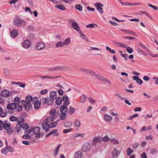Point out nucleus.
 <instances>
[{
    "label": "nucleus",
    "instance_id": "52",
    "mask_svg": "<svg viewBox=\"0 0 158 158\" xmlns=\"http://www.w3.org/2000/svg\"><path fill=\"white\" fill-rule=\"evenodd\" d=\"M25 129V133H27V134H30L32 131V129H30L29 127H27Z\"/></svg>",
    "mask_w": 158,
    "mask_h": 158
},
{
    "label": "nucleus",
    "instance_id": "32",
    "mask_svg": "<svg viewBox=\"0 0 158 158\" xmlns=\"http://www.w3.org/2000/svg\"><path fill=\"white\" fill-rule=\"evenodd\" d=\"M81 123L80 121L78 119H76L75 121L74 125L75 126L79 127H80Z\"/></svg>",
    "mask_w": 158,
    "mask_h": 158
},
{
    "label": "nucleus",
    "instance_id": "22",
    "mask_svg": "<svg viewBox=\"0 0 158 158\" xmlns=\"http://www.w3.org/2000/svg\"><path fill=\"white\" fill-rule=\"evenodd\" d=\"M32 131L33 133L35 134V135H37V134L39 133L40 131V127H35L32 129Z\"/></svg>",
    "mask_w": 158,
    "mask_h": 158
},
{
    "label": "nucleus",
    "instance_id": "4",
    "mask_svg": "<svg viewBox=\"0 0 158 158\" xmlns=\"http://www.w3.org/2000/svg\"><path fill=\"white\" fill-rule=\"evenodd\" d=\"M45 46V44L43 42H40L36 44L35 48L37 50H41L44 48Z\"/></svg>",
    "mask_w": 158,
    "mask_h": 158
},
{
    "label": "nucleus",
    "instance_id": "38",
    "mask_svg": "<svg viewBox=\"0 0 158 158\" xmlns=\"http://www.w3.org/2000/svg\"><path fill=\"white\" fill-rule=\"evenodd\" d=\"M60 118L61 120H65L66 118V113H61L60 114Z\"/></svg>",
    "mask_w": 158,
    "mask_h": 158
},
{
    "label": "nucleus",
    "instance_id": "42",
    "mask_svg": "<svg viewBox=\"0 0 158 158\" xmlns=\"http://www.w3.org/2000/svg\"><path fill=\"white\" fill-rule=\"evenodd\" d=\"M52 135L53 134V136H57L59 134L57 132V130L54 129L51 131Z\"/></svg>",
    "mask_w": 158,
    "mask_h": 158
},
{
    "label": "nucleus",
    "instance_id": "55",
    "mask_svg": "<svg viewBox=\"0 0 158 158\" xmlns=\"http://www.w3.org/2000/svg\"><path fill=\"white\" fill-rule=\"evenodd\" d=\"M10 120L11 121H17V118L15 116H11L10 118Z\"/></svg>",
    "mask_w": 158,
    "mask_h": 158
},
{
    "label": "nucleus",
    "instance_id": "30",
    "mask_svg": "<svg viewBox=\"0 0 158 158\" xmlns=\"http://www.w3.org/2000/svg\"><path fill=\"white\" fill-rule=\"evenodd\" d=\"M82 156V153L81 151H78L76 152L74 155L75 158H81Z\"/></svg>",
    "mask_w": 158,
    "mask_h": 158
},
{
    "label": "nucleus",
    "instance_id": "50",
    "mask_svg": "<svg viewBox=\"0 0 158 158\" xmlns=\"http://www.w3.org/2000/svg\"><path fill=\"white\" fill-rule=\"evenodd\" d=\"M109 139L110 138H109V137L107 136L106 135L102 138V141L103 140L105 142H107L108 141Z\"/></svg>",
    "mask_w": 158,
    "mask_h": 158
},
{
    "label": "nucleus",
    "instance_id": "51",
    "mask_svg": "<svg viewBox=\"0 0 158 158\" xmlns=\"http://www.w3.org/2000/svg\"><path fill=\"white\" fill-rule=\"evenodd\" d=\"M82 100H81V101L80 102V103H84L85 102V101H86V96L84 94H82Z\"/></svg>",
    "mask_w": 158,
    "mask_h": 158
},
{
    "label": "nucleus",
    "instance_id": "21",
    "mask_svg": "<svg viewBox=\"0 0 158 158\" xmlns=\"http://www.w3.org/2000/svg\"><path fill=\"white\" fill-rule=\"evenodd\" d=\"M54 100L50 97L46 98V104L48 105H51L53 103Z\"/></svg>",
    "mask_w": 158,
    "mask_h": 158
},
{
    "label": "nucleus",
    "instance_id": "25",
    "mask_svg": "<svg viewBox=\"0 0 158 158\" xmlns=\"http://www.w3.org/2000/svg\"><path fill=\"white\" fill-rule=\"evenodd\" d=\"M56 99L55 101L56 104L58 105H60L62 101V98L61 97H59Z\"/></svg>",
    "mask_w": 158,
    "mask_h": 158
},
{
    "label": "nucleus",
    "instance_id": "14",
    "mask_svg": "<svg viewBox=\"0 0 158 158\" xmlns=\"http://www.w3.org/2000/svg\"><path fill=\"white\" fill-rule=\"evenodd\" d=\"M24 105L25 109L26 111H28L30 109H31L32 108V106L31 105V103L26 102L25 103H23Z\"/></svg>",
    "mask_w": 158,
    "mask_h": 158
},
{
    "label": "nucleus",
    "instance_id": "18",
    "mask_svg": "<svg viewBox=\"0 0 158 158\" xmlns=\"http://www.w3.org/2000/svg\"><path fill=\"white\" fill-rule=\"evenodd\" d=\"M105 120L107 122H110L112 119V118L110 116L106 114L104 117Z\"/></svg>",
    "mask_w": 158,
    "mask_h": 158
},
{
    "label": "nucleus",
    "instance_id": "13",
    "mask_svg": "<svg viewBox=\"0 0 158 158\" xmlns=\"http://www.w3.org/2000/svg\"><path fill=\"white\" fill-rule=\"evenodd\" d=\"M100 81H102L104 82H107L110 84H111L110 81L108 80L107 78L105 77H103L102 76H101L100 75H99V77H98V79Z\"/></svg>",
    "mask_w": 158,
    "mask_h": 158
},
{
    "label": "nucleus",
    "instance_id": "16",
    "mask_svg": "<svg viewBox=\"0 0 158 158\" xmlns=\"http://www.w3.org/2000/svg\"><path fill=\"white\" fill-rule=\"evenodd\" d=\"M57 94L56 92L52 91L50 92V98L54 100L56 98Z\"/></svg>",
    "mask_w": 158,
    "mask_h": 158
},
{
    "label": "nucleus",
    "instance_id": "23",
    "mask_svg": "<svg viewBox=\"0 0 158 158\" xmlns=\"http://www.w3.org/2000/svg\"><path fill=\"white\" fill-rule=\"evenodd\" d=\"M72 26L74 29L77 31H79L80 30V27L79 26L77 23L76 22L72 23Z\"/></svg>",
    "mask_w": 158,
    "mask_h": 158
},
{
    "label": "nucleus",
    "instance_id": "12",
    "mask_svg": "<svg viewBox=\"0 0 158 158\" xmlns=\"http://www.w3.org/2000/svg\"><path fill=\"white\" fill-rule=\"evenodd\" d=\"M121 4L123 6H131V5H141V3L140 2H136L133 3H131L129 2H121Z\"/></svg>",
    "mask_w": 158,
    "mask_h": 158
},
{
    "label": "nucleus",
    "instance_id": "56",
    "mask_svg": "<svg viewBox=\"0 0 158 158\" xmlns=\"http://www.w3.org/2000/svg\"><path fill=\"white\" fill-rule=\"evenodd\" d=\"M95 25V24L94 23H91L87 25L86 26V27L87 28H92L94 27Z\"/></svg>",
    "mask_w": 158,
    "mask_h": 158
},
{
    "label": "nucleus",
    "instance_id": "36",
    "mask_svg": "<svg viewBox=\"0 0 158 158\" xmlns=\"http://www.w3.org/2000/svg\"><path fill=\"white\" fill-rule=\"evenodd\" d=\"M137 51L139 53L142 54L145 56L147 55V54L144 52V51L139 48H137Z\"/></svg>",
    "mask_w": 158,
    "mask_h": 158
},
{
    "label": "nucleus",
    "instance_id": "49",
    "mask_svg": "<svg viewBox=\"0 0 158 158\" xmlns=\"http://www.w3.org/2000/svg\"><path fill=\"white\" fill-rule=\"evenodd\" d=\"M46 98H42V99H40V104L41 103L43 105H44L45 104H46Z\"/></svg>",
    "mask_w": 158,
    "mask_h": 158
},
{
    "label": "nucleus",
    "instance_id": "60",
    "mask_svg": "<svg viewBox=\"0 0 158 158\" xmlns=\"http://www.w3.org/2000/svg\"><path fill=\"white\" fill-rule=\"evenodd\" d=\"M143 80L145 81H149L150 78L147 76H145L143 77Z\"/></svg>",
    "mask_w": 158,
    "mask_h": 158
},
{
    "label": "nucleus",
    "instance_id": "59",
    "mask_svg": "<svg viewBox=\"0 0 158 158\" xmlns=\"http://www.w3.org/2000/svg\"><path fill=\"white\" fill-rule=\"evenodd\" d=\"M61 145L60 144H58L57 148L56 149L55 151H56V153L55 154V156H56L57 155V152H58V150L60 148Z\"/></svg>",
    "mask_w": 158,
    "mask_h": 158
},
{
    "label": "nucleus",
    "instance_id": "41",
    "mask_svg": "<svg viewBox=\"0 0 158 158\" xmlns=\"http://www.w3.org/2000/svg\"><path fill=\"white\" fill-rule=\"evenodd\" d=\"M26 29L29 31H33L34 30V27L31 25L28 26Z\"/></svg>",
    "mask_w": 158,
    "mask_h": 158
},
{
    "label": "nucleus",
    "instance_id": "7",
    "mask_svg": "<svg viewBox=\"0 0 158 158\" xmlns=\"http://www.w3.org/2000/svg\"><path fill=\"white\" fill-rule=\"evenodd\" d=\"M90 144L86 143L84 144L81 148V151L84 152H86L88 151L90 148Z\"/></svg>",
    "mask_w": 158,
    "mask_h": 158
},
{
    "label": "nucleus",
    "instance_id": "62",
    "mask_svg": "<svg viewBox=\"0 0 158 158\" xmlns=\"http://www.w3.org/2000/svg\"><path fill=\"white\" fill-rule=\"evenodd\" d=\"M139 145V143H135L133 144L132 146V147L133 148H136Z\"/></svg>",
    "mask_w": 158,
    "mask_h": 158
},
{
    "label": "nucleus",
    "instance_id": "19",
    "mask_svg": "<svg viewBox=\"0 0 158 158\" xmlns=\"http://www.w3.org/2000/svg\"><path fill=\"white\" fill-rule=\"evenodd\" d=\"M18 35V31L16 30H12L10 31V35L12 37L15 38Z\"/></svg>",
    "mask_w": 158,
    "mask_h": 158
},
{
    "label": "nucleus",
    "instance_id": "3",
    "mask_svg": "<svg viewBox=\"0 0 158 158\" xmlns=\"http://www.w3.org/2000/svg\"><path fill=\"white\" fill-rule=\"evenodd\" d=\"M12 93V92H10L7 89H4L1 91L0 95L3 97L8 98L10 97Z\"/></svg>",
    "mask_w": 158,
    "mask_h": 158
},
{
    "label": "nucleus",
    "instance_id": "63",
    "mask_svg": "<svg viewBox=\"0 0 158 158\" xmlns=\"http://www.w3.org/2000/svg\"><path fill=\"white\" fill-rule=\"evenodd\" d=\"M56 112V110L54 109H52L50 112V114L51 115H53Z\"/></svg>",
    "mask_w": 158,
    "mask_h": 158
},
{
    "label": "nucleus",
    "instance_id": "64",
    "mask_svg": "<svg viewBox=\"0 0 158 158\" xmlns=\"http://www.w3.org/2000/svg\"><path fill=\"white\" fill-rule=\"evenodd\" d=\"M115 95L118 96L119 99L121 100H123L124 99V98L122 97L120 94L118 93H116L115 94Z\"/></svg>",
    "mask_w": 158,
    "mask_h": 158
},
{
    "label": "nucleus",
    "instance_id": "45",
    "mask_svg": "<svg viewBox=\"0 0 158 158\" xmlns=\"http://www.w3.org/2000/svg\"><path fill=\"white\" fill-rule=\"evenodd\" d=\"M110 142L112 143L118 144L119 143V141L114 139H113L110 140Z\"/></svg>",
    "mask_w": 158,
    "mask_h": 158
},
{
    "label": "nucleus",
    "instance_id": "2",
    "mask_svg": "<svg viewBox=\"0 0 158 158\" xmlns=\"http://www.w3.org/2000/svg\"><path fill=\"white\" fill-rule=\"evenodd\" d=\"M14 24L16 26L21 28L25 27L27 24L26 22L23 20L20 19L18 16L15 17L14 20Z\"/></svg>",
    "mask_w": 158,
    "mask_h": 158
},
{
    "label": "nucleus",
    "instance_id": "5",
    "mask_svg": "<svg viewBox=\"0 0 158 158\" xmlns=\"http://www.w3.org/2000/svg\"><path fill=\"white\" fill-rule=\"evenodd\" d=\"M94 6L96 7L98 11L101 14L103 13V10L102 7L103 5L102 3L99 2H96L94 4Z\"/></svg>",
    "mask_w": 158,
    "mask_h": 158
},
{
    "label": "nucleus",
    "instance_id": "61",
    "mask_svg": "<svg viewBox=\"0 0 158 158\" xmlns=\"http://www.w3.org/2000/svg\"><path fill=\"white\" fill-rule=\"evenodd\" d=\"M18 85H19L20 87L24 88L25 86V84H23L21 82H18Z\"/></svg>",
    "mask_w": 158,
    "mask_h": 158
},
{
    "label": "nucleus",
    "instance_id": "24",
    "mask_svg": "<svg viewBox=\"0 0 158 158\" xmlns=\"http://www.w3.org/2000/svg\"><path fill=\"white\" fill-rule=\"evenodd\" d=\"M72 124V122L70 121H68L65 122L64 124V126L66 128H69L71 127Z\"/></svg>",
    "mask_w": 158,
    "mask_h": 158
},
{
    "label": "nucleus",
    "instance_id": "8",
    "mask_svg": "<svg viewBox=\"0 0 158 158\" xmlns=\"http://www.w3.org/2000/svg\"><path fill=\"white\" fill-rule=\"evenodd\" d=\"M31 45V41L29 40H26L23 42L22 46L25 48L28 49L30 47Z\"/></svg>",
    "mask_w": 158,
    "mask_h": 158
},
{
    "label": "nucleus",
    "instance_id": "58",
    "mask_svg": "<svg viewBox=\"0 0 158 158\" xmlns=\"http://www.w3.org/2000/svg\"><path fill=\"white\" fill-rule=\"evenodd\" d=\"M7 113L5 112H2L0 114V116L1 117H4L6 116Z\"/></svg>",
    "mask_w": 158,
    "mask_h": 158
},
{
    "label": "nucleus",
    "instance_id": "9",
    "mask_svg": "<svg viewBox=\"0 0 158 158\" xmlns=\"http://www.w3.org/2000/svg\"><path fill=\"white\" fill-rule=\"evenodd\" d=\"M4 129L6 131V133L10 134L13 132V129L10 127V124L6 126H3Z\"/></svg>",
    "mask_w": 158,
    "mask_h": 158
},
{
    "label": "nucleus",
    "instance_id": "53",
    "mask_svg": "<svg viewBox=\"0 0 158 158\" xmlns=\"http://www.w3.org/2000/svg\"><path fill=\"white\" fill-rule=\"evenodd\" d=\"M22 138L23 139H30V136L26 133L23 136Z\"/></svg>",
    "mask_w": 158,
    "mask_h": 158
},
{
    "label": "nucleus",
    "instance_id": "1",
    "mask_svg": "<svg viewBox=\"0 0 158 158\" xmlns=\"http://www.w3.org/2000/svg\"><path fill=\"white\" fill-rule=\"evenodd\" d=\"M23 107V106H18L17 107L16 103H12L8 104L6 108L9 110L8 111L9 113H12L14 112V109L18 112L21 111Z\"/></svg>",
    "mask_w": 158,
    "mask_h": 158
},
{
    "label": "nucleus",
    "instance_id": "28",
    "mask_svg": "<svg viewBox=\"0 0 158 158\" xmlns=\"http://www.w3.org/2000/svg\"><path fill=\"white\" fill-rule=\"evenodd\" d=\"M96 141L97 143H100L102 142L101 137H95L93 139V142Z\"/></svg>",
    "mask_w": 158,
    "mask_h": 158
},
{
    "label": "nucleus",
    "instance_id": "10",
    "mask_svg": "<svg viewBox=\"0 0 158 158\" xmlns=\"http://www.w3.org/2000/svg\"><path fill=\"white\" fill-rule=\"evenodd\" d=\"M120 154V151L116 148L114 149L112 152V157L113 158H117Z\"/></svg>",
    "mask_w": 158,
    "mask_h": 158
},
{
    "label": "nucleus",
    "instance_id": "27",
    "mask_svg": "<svg viewBox=\"0 0 158 158\" xmlns=\"http://www.w3.org/2000/svg\"><path fill=\"white\" fill-rule=\"evenodd\" d=\"M64 45L63 42L60 41L56 43L55 45V47L56 48L62 47Z\"/></svg>",
    "mask_w": 158,
    "mask_h": 158
},
{
    "label": "nucleus",
    "instance_id": "35",
    "mask_svg": "<svg viewBox=\"0 0 158 158\" xmlns=\"http://www.w3.org/2000/svg\"><path fill=\"white\" fill-rule=\"evenodd\" d=\"M6 148L8 151V152H10L11 153H12L14 151L13 148L11 146H6Z\"/></svg>",
    "mask_w": 158,
    "mask_h": 158
},
{
    "label": "nucleus",
    "instance_id": "43",
    "mask_svg": "<svg viewBox=\"0 0 158 158\" xmlns=\"http://www.w3.org/2000/svg\"><path fill=\"white\" fill-rule=\"evenodd\" d=\"M75 8L79 10V11H81L82 9V7L80 5L77 4L75 6Z\"/></svg>",
    "mask_w": 158,
    "mask_h": 158
},
{
    "label": "nucleus",
    "instance_id": "11",
    "mask_svg": "<svg viewBox=\"0 0 158 158\" xmlns=\"http://www.w3.org/2000/svg\"><path fill=\"white\" fill-rule=\"evenodd\" d=\"M32 98L31 95H28L26 98L25 100L21 101L22 103H25L26 102L30 103L31 102H32Z\"/></svg>",
    "mask_w": 158,
    "mask_h": 158
},
{
    "label": "nucleus",
    "instance_id": "44",
    "mask_svg": "<svg viewBox=\"0 0 158 158\" xmlns=\"http://www.w3.org/2000/svg\"><path fill=\"white\" fill-rule=\"evenodd\" d=\"M22 125V128L23 129H26L27 127H29L28 126V125L26 123H24L21 124Z\"/></svg>",
    "mask_w": 158,
    "mask_h": 158
},
{
    "label": "nucleus",
    "instance_id": "20",
    "mask_svg": "<svg viewBox=\"0 0 158 158\" xmlns=\"http://www.w3.org/2000/svg\"><path fill=\"white\" fill-rule=\"evenodd\" d=\"M33 103L34 104V108L35 109H38L40 108L41 104L40 101L36 100Z\"/></svg>",
    "mask_w": 158,
    "mask_h": 158
},
{
    "label": "nucleus",
    "instance_id": "15",
    "mask_svg": "<svg viewBox=\"0 0 158 158\" xmlns=\"http://www.w3.org/2000/svg\"><path fill=\"white\" fill-rule=\"evenodd\" d=\"M62 99V100L64 102V104L66 106H68L70 102L68 101L69 98L67 96H64Z\"/></svg>",
    "mask_w": 158,
    "mask_h": 158
},
{
    "label": "nucleus",
    "instance_id": "39",
    "mask_svg": "<svg viewBox=\"0 0 158 158\" xmlns=\"http://www.w3.org/2000/svg\"><path fill=\"white\" fill-rule=\"evenodd\" d=\"M75 109L72 106H70L69 109V113L70 114H73L75 111Z\"/></svg>",
    "mask_w": 158,
    "mask_h": 158
},
{
    "label": "nucleus",
    "instance_id": "57",
    "mask_svg": "<svg viewBox=\"0 0 158 158\" xmlns=\"http://www.w3.org/2000/svg\"><path fill=\"white\" fill-rule=\"evenodd\" d=\"M17 120L18 122L19 123H23L24 120V119L23 118L20 117L18 118Z\"/></svg>",
    "mask_w": 158,
    "mask_h": 158
},
{
    "label": "nucleus",
    "instance_id": "34",
    "mask_svg": "<svg viewBox=\"0 0 158 158\" xmlns=\"http://www.w3.org/2000/svg\"><path fill=\"white\" fill-rule=\"evenodd\" d=\"M133 152V150L130 148H128L126 150V152L128 156H129Z\"/></svg>",
    "mask_w": 158,
    "mask_h": 158
},
{
    "label": "nucleus",
    "instance_id": "47",
    "mask_svg": "<svg viewBox=\"0 0 158 158\" xmlns=\"http://www.w3.org/2000/svg\"><path fill=\"white\" fill-rule=\"evenodd\" d=\"M157 149L156 148H152L151 149L150 151V153L151 154L154 155L156 153H157Z\"/></svg>",
    "mask_w": 158,
    "mask_h": 158
},
{
    "label": "nucleus",
    "instance_id": "48",
    "mask_svg": "<svg viewBox=\"0 0 158 158\" xmlns=\"http://www.w3.org/2000/svg\"><path fill=\"white\" fill-rule=\"evenodd\" d=\"M126 51L128 53L130 54L132 53L133 52V49L130 47H127Z\"/></svg>",
    "mask_w": 158,
    "mask_h": 158
},
{
    "label": "nucleus",
    "instance_id": "40",
    "mask_svg": "<svg viewBox=\"0 0 158 158\" xmlns=\"http://www.w3.org/2000/svg\"><path fill=\"white\" fill-rule=\"evenodd\" d=\"M21 126V124L20 123H18L16 125L15 128L16 130L18 132L20 131V129L22 128Z\"/></svg>",
    "mask_w": 158,
    "mask_h": 158
},
{
    "label": "nucleus",
    "instance_id": "26",
    "mask_svg": "<svg viewBox=\"0 0 158 158\" xmlns=\"http://www.w3.org/2000/svg\"><path fill=\"white\" fill-rule=\"evenodd\" d=\"M60 77V76H54V77H50L49 76H41V78L42 79H44L45 78H48L50 79H55L56 78H58V77Z\"/></svg>",
    "mask_w": 158,
    "mask_h": 158
},
{
    "label": "nucleus",
    "instance_id": "33",
    "mask_svg": "<svg viewBox=\"0 0 158 158\" xmlns=\"http://www.w3.org/2000/svg\"><path fill=\"white\" fill-rule=\"evenodd\" d=\"M138 45L139 46L142 48L146 51H148V48L145 45H144L142 43H139L138 44Z\"/></svg>",
    "mask_w": 158,
    "mask_h": 158
},
{
    "label": "nucleus",
    "instance_id": "37",
    "mask_svg": "<svg viewBox=\"0 0 158 158\" xmlns=\"http://www.w3.org/2000/svg\"><path fill=\"white\" fill-rule=\"evenodd\" d=\"M20 100V98L19 97H17L15 98L14 101V102L13 103H15L16 104V106L18 107V106H20L19 105V101Z\"/></svg>",
    "mask_w": 158,
    "mask_h": 158
},
{
    "label": "nucleus",
    "instance_id": "29",
    "mask_svg": "<svg viewBox=\"0 0 158 158\" xmlns=\"http://www.w3.org/2000/svg\"><path fill=\"white\" fill-rule=\"evenodd\" d=\"M55 7L62 10H65V7L64 6L61 5H56L55 6Z\"/></svg>",
    "mask_w": 158,
    "mask_h": 158
},
{
    "label": "nucleus",
    "instance_id": "46",
    "mask_svg": "<svg viewBox=\"0 0 158 158\" xmlns=\"http://www.w3.org/2000/svg\"><path fill=\"white\" fill-rule=\"evenodd\" d=\"M106 49L107 50L109 51L110 53L114 54L115 52V51L114 50H112L108 46H106Z\"/></svg>",
    "mask_w": 158,
    "mask_h": 158
},
{
    "label": "nucleus",
    "instance_id": "17",
    "mask_svg": "<svg viewBox=\"0 0 158 158\" xmlns=\"http://www.w3.org/2000/svg\"><path fill=\"white\" fill-rule=\"evenodd\" d=\"M67 106L65 105L64 104L63 106L60 107V110L61 113H67L68 110V108L66 107Z\"/></svg>",
    "mask_w": 158,
    "mask_h": 158
},
{
    "label": "nucleus",
    "instance_id": "31",
    "mask_svg": "<svg viewBox=\"0 0 158 158\" xmlns=\"http://www.w3.org/2000/svg\"><path fill=\"white\" fill-rule=\"evenodd\" d=\"M63 43L64 45H68L70 43V38L69 37H68L64 42H63Z\"/></svg>",
    "mask_w": 158,
    "mask_h": 158
},
{
    "label": "nucleus",
    "instance_id": "6",
    "mask_svg": "<svg viewBox=\"0 0 158 158\" xmlns=\"http://www.w3.org/2000/svg\"><path fill=\"white\" fill-rule=\"evenodd\" d=\"M46 121L44 122L42 124V126L44 130L46 131H48L50 128V125L48 123V119H45Z\"/></svg>",
    "mask_w": 158,
    "mask_h": 158
},
{
    "label": "nucleus",
    "instance_id": "54",
    "mask_svg": "<svg viewBox=\"0 0 158 158\" xmlns=\"http://www.w3.org/2000/svg\"><path fill=\"white\" fill-rule=\"evenodd\" d=\"M72 128H69V129H65L63 130V133L64 134H66L71 132L72 131Z\"/></svg>",
    "mask_w": 158,
    "mask_h": 158
}]
</instances>
